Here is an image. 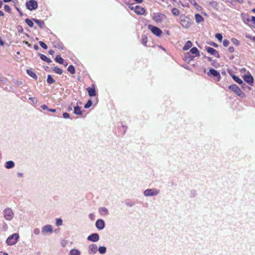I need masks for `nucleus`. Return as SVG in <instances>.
<instances>
[{
	"instance_id": "nucleus-1",
	"label": "nucleus",
	"mask_w": 255,
	"mask_h": 255,
	"mask_svg": "<svg viewBox=\"0 0 255 255\" xmlns=\"http://www.w3.org/2000/svg\"><path fill=\"white\" fill-rule=\"evenodd\" d=\"M151 18L156 23H161L166 18V16L160 12H153L151 14Z\"/></svg>"
},
{
	"instance_id": "nucleus-2",
	"label": "nucleus",
	"mask_w": 255,
	"mask_h": 255,
	"mask_svg": "<svg viewBox=\"0 0 255 255\" xmlns=\"http://www.w3.org/2000/svg\"><path fill=\"white\" fill-rule=\"evenodd\" d=\"M160 193V190L156 188H148L143 191V195L145 197H153L158 195Z\"/></svg>"
},
{
	"instance_id": "nucleus-3",
	"label": "nucleus",
	"mask_w": 255,
	"mask_h": 255,
	"mask_svg": "<svg viewBox=\"0 0 255 255\" xmlns=\"http://www.w3.org/2000/svg\"><path fill=\"white\" fill-rule=\"evenodd\" d=\"M229 88L242 98H244L246 97V95L244 94V93L240 89V88L237 85L235 84L231 85L229 86Z\"/></svg>"
},
{
	"instance_id": "nucleus-4",
	"label": "nucleus",
	"mask_w": 255,
	"mask_h": 255,
	"mask_svg": "<svg viewBox=\"0 0 255 255\" xmlns=\"http://www.w3.org/2000/svg\"><path fill=\"white\" fill-rule=\"evenodd\" d=\"M191 22L192 20L190 18L184 15L180 16V23L184 28H188L190 26Z\"/></svg>"
},
{
	"instance_id": "nucleus-5",
	"label": "nucleus",
	"mask_w": 255,
	"mask_h": 255,
	"mask_svg": "<svg viewBox=\"0 0 255 255\" xmlns=\"http://www.w3.org/2000/svg\"><path fill=\"white\" fill-rule=\"evenodd\" d=\"M19 238V235L15 233L8 237L6 241V243L8 246H12L15 245Z\"/></svg>"
},
{
	"instance_id": "nucleus-6",
	"label": "nucleus",
	"mask_w": 255,
	"mask_h": 255,
	"mask_svg": "<svg viewBox=\"0 0 255 255\" xmlns=\"http://www.w3.org/2000/svg\"><path fill=\"white\" fill-rule=\"evenodd\" d=\"M3 215L6 220L10 221L13 219L14 214L11 208H6L3 210Z\"/></svg>"
},
{
	"instance_id": "nucleus-7",
	"label": "nucleus",
	"mask_w": 255,
	"mask_h": 255,
	"mask_svg": "<svg viewBox=\"0 0 255 255\" xmlns=\"http://www.w3.org/2000/svg\"><path fill=\"white\" fill-rule=\"evenodd\" d=\"M53 233L52 226L51 225H46L41 228V233L45 236L48 234H52Z\"/></svg>"
},
{
	"instance_id": "nucleus-8",
	"label": "nucleus",
	"mask_w": 255,
	"mask_h": 255,
	"mask_svg": "<svg viewBox=\"0 0 255 255\" xmlns=\"http://www.w3.org/2000/svg\"><path fill=\"white\" fill-rule=\"evenodd\" d=\"M130 9L134 10V11L139 15L143 14L145 12V9L139 5L133 6L132 5L129 6Z\"/></svg>"
},
{
	"instance_id": "nucleus-9",
	"label": "nucleus",
	"mask_w": 255,
	"mask_h": 255,
	"mask_svg": "<svg viewBox=\"0 0 255 255\" xmlns=\"http://www.w3.org/2000/svg\"><path fill=\"white\" fill-rule=\"evenodd\" d=\"M148 28L154 35L157 36H160L162 33V30L156 26L149 25Z\"/></svg>"
},
{
	"instance_id": "nucleus-10",
	"label": "nucleus",
	"mask_w": 255,
	"mask_h": 255,
	"mask_svg": "<svg viewBox=\"0 0 255 255\" xmlns=\"http://www.w3.org/2000/svg\"><path fill=\"white\" fill-rule=\"evenodd\" d=\"M26 6L27 9L30 10H32L37 8L38 4L36 1L30 0L26 2Z\"/></svg>"
},
{
	"instance_id": "nucleus-11",
	"label": "nucleus",
	"mask_w": 255,
	"mask_h": 255,
	"mask_svg": "<svg viewBox=\"0 0 255 255\" xmlns=\"http://www.w3.org/2000/svg\"><path fill=\"white\" fill-rule=\"evenodd\" d=\"M88 249L89 255H94L97 252L98 247L96 244H92L89 245Z\"/></svg>"
},
{
	"instance_id": "nucleus-12",
	"label": "nucleus",
	"mask_w": 255,
	"mask_h": 255,
	"mask_svg": "<svg viewBox=\"0 0 255 255\" xmlns=\"http://www.w3.org/2000/svg\"><path fill=\"white\" fill-rule=\"evenodd\" d=\"M99 235L97 233H93L89 235L87 240L93 242H97L99 240Z\"/></svg>"
},
{
	"instance_id": "nucleus-13",
	"label": "nucleus",
	"mask_w": 255,
	"mask_h": 255,
	"mask_svg": "<svg viewBox=\"0 0 255 255\" xmlns=\"http://www.w3.org/2000/svg\"><path fill=\"white\" fill-rule=\"evenodd\" d=\"M96 228L100 230H102L104 229L105 227V223L103 220L102 219H98L95 224Z\"/></svg>"
},
{
	"instance_id": "nucleus-14",
	"label": "nucleus",
	"mask_w": 255,
	"mask_h": 255,
	"mask_svg": "<svg viewBox=\"0 0 255 255\" xmlns=\"http://www.w3.org/2000/svg\"><path fill=\"white\" fill-rule=\"evenodd\" d=\"M207 51L212 55H214L217 57H219V54L218 52L213 48L210 47H207L206 48Z\"/></svg>"
},
{
	"instance_id": "nucleus-15",
	"label": "nucleus",
	"mask_w": 255,
	"mask_h": 255,
	"mask_svg": "<svg viewBox=\"0 0 255 255\" xmlns=\"http://www.w3.org/2000/svg\"><path fill=\"white\" fill-rule=\"evenodd\" d=\"M208 74V75H211L213 76L214 77H217L218 78V80H219L221 78L220 74L219 72H218L215 69H213V68L210 69L209 70V71Z\"/></svg>"
},
{
	"instance_id": "nucleus-16",
	"label": "nucleus",
	"mask_w": 255,
	"mask_h": 255,
	"mask_svg": "<svg viewBox=\"0 0 255 255\" xmlns=\"http://www.w3.org/2000/svg\"><path fill=\"white\" fill-rule=\"evenodd\" d=\"M195 56L191 55L190 52H187L184 55V60L187 63H190L191 61L193 60Z\"/></svg>"
},
{
	"instance_id": "nucleus-17",
	"label": "nucleus",
	"mask_w": 255,
	"mask_h": 255,
	"mask_svg": "<svg viewBox=\"0 0 255 255\" xmlns=\"http://www.w3.org/2000/svg\"><path fill=\"white\" fill-rule=\"evenodd\" d=\"M244 80L249 85H252L254 82V78L251 74L245 75Z\"/></svg>"
},
{
	"instance_id": "nucleus-18",
	"label": "nucleus",
	"mask_w": 255,
	"mask_h": 255,
	"mask_svg": "<svg viewBox=\"0 0 255 255\" xmlns=\"http://www.w3.org/2000/svg\"><path fill=\"white\" fill-rule=\"evenodd\" d=\"M99 213L103 216H106L109 214V211L105 207H101L99 209Z\"/></svg>"
},
{
	"instance_id": "nucleus-19",
	"label": "nucleus",
	"mask_w": 255,
	"mask_h": 255,
	"mask_svg": "<svg viewBox=\"0 0 255 255\" xmlns=\"http://www.w3.org/2000/svg\"><path fill=\"white\" fill-rule=\"evenodd\" d=\"M15 163L13 161H8L5 163L4 166L6 169H11L14 167Z\"/></svg>"
},
{
	"instance_id": "nucleus-20",
	"label": "nucleus",
	"mask_w": 255,
	"mask_h": 255,
	"mask_svg": "<svg viewBox=\"0 0 255 255\" xmlns=\"http://www.w3.org/2000/svg\"><path fill=\"white\" fill-rule=\"evenodd\" d=\"M87 91L90 97H93L96 95V90L94 88H87Z\"/></svg>"
},
{
	"instance_id": "nucleus-21",
	"label": "nucleus",
	"mask_w": 255,
	"mask_h": 255,
	"mask_svg": "<svg viewBox=\"0 0 255 255\" xmlns=\"http://www.w3.org/2000/svg\"><path fill=\"white\" fill-rule=\"evenodd\" d=\"M195 20L196 21L197 23H199L201 22H203L204 20L203 17L200 15V14H196L195 15Z\"/></svg>"
},
{
	"instance_id": "nucleus-22",
	"label": "nucleus",
	"mask_w": 255,
	"mask_h": 255,
	"mask_svg": "<svg viewBox=\"0 0 255 255\" xmlns=\"http://www.w3.org/2000/svg\"><path fill=\"white\" fill-rule=\"evenodd\" d=\"M34 21L38 25L40 28H43L45 26L44 22L43 20L37 19H33Z\"/></svg>"
},
{
	"instance_id": "nucleus-23",
	"label": "nucleus",
	"mask_w": 255,
	"mask_h": 255,
	"mask_svg": "<svg viewBox=\"0 0 255 255\" xmlns=\"http://www.w3.org/2000/svg\"><path fill=\"white\" fill-rule=\"evenodd\" d=\"M189 52H190L191 54H195V57L200 56L199 50L195 47L192 48Z\"/></svg>"
},
{
	"instance_id": "nucleus-24",
	"label": "nucleus",
	"mask_w": 255,
	"mask_h": 255,
	"mask_svg": "<svg viewBox=\"0 0 255 255\" xmlns=\"http://www.w3.org/2000/svg\"><path fill=\"white\" fill-rule=\"evenodd\" d=\"M39 56L42 61H45L48 63H50L52 62L50 59L48 58L46 56L44 55V54H39Z\"/></svg>"
},
{
	"instance_id": "nucleus-25",
	"label": "nucleus",
	"mask_w": 255,
	"mask_h": 255,
	"mask_svg": "<svg viewBox=\"0 0 255 255\" xmlns=\"http://www.w3.org/2000/svg\"><path fill=\"white\" fill-rule=\"evenodd\" d=\"M74 113L77 115H82V112L79 106H75L74 107Z\"/></svg>"
},
{
	"instance_id": "nucleus-26",
	"label": "nucleus",
	"mask_w": 255,
	"mask_h": 255,
	"mask_svg": "<svg viewBox=\"0 0 255 255\" xmlns=\"http://www.w3.org/2000/svg\"><path fill=\"white\" fill-rule=\"evenodd\" d=\"M192 42L190 41H188L183 46V50L185 51L187 50L192 46Z\"/></svg>"
},
{
	"instance_id": "nucleus-27",
	"label": "nucleus",
	"mask_w": 255,
	"mask_h": 255,
	"mask_svg": "<svg viewBox=\"0 0 255 255\" xmlns=\"http://www.w3.org/2000/svg\"><path fill=\"white\" fill-rule=\"evenodd\" d=\"M55 60L59 64H64V60L60 55L56 56Z\"/></svg>"
},
{
	"instance_id": "nucleus-28",
	"label": "nucleus",
	"mask_w": 255,
	"mask_h": 255,
	"mask_svg": "<svg viewBox=\"0 0 255 255\" xmlns=\"http://www.w3.org/2000/svg\"><path fill=\"white\" fill-rule=\"evenodd\" d=\"M98 251L101 254H105L107 252V248L104 246H101L98 248Z\"/></svg>"
},
{
	"instance_id": "nucleus-29",
	"label": "nucleus",
	"mask_w": 255,
	"mask_h": 255,
	"mask_svg": "<svg viewBox=\"0 0 255 255\" xmlns=\"http://www.w3.org/2000/svg\"><path fill=\"white\" fill-rule=\"evenodd\" d=\"M80 252L77 249H72L69 253V255H80Z\"/></svg>"
},
{
	"instance_id": "nucleus-30",
	"label": "nucleus",
	"mask_w": 255,
	"mask_h": 255,
	"mask_svg": "<svg viewBox=\"0 0 255 255\" xmlns=\"http://www.w3.org/2000/svg\"><path fill=\"white\" fill-rule=\"evenodd\" d=\"M26 72H27V73L28 74V75L30 76L31 77L35 79H36L37 78V76L36 75V74L34 73V72H33L30 70H29V69L27 70Z\"/></svg>"
},
{
	"instance_id": "nucleus-31",
	"label": "nucleus",
	"mask_w": 255,
	"mask_h": 255,
	"mask_svg": "<svg viewBox=\"0 0 255 255\" xmlns=\"http://www.w3.org/2000/svg\"><path fill=\"white\" fill-rule=\"evenodd\" d=\"M232 78L235 80V81L239 84H242L243 83V81L238 76L233 75Z\"/></svg>"
},
{
	"instance_id": "nucleus-32",
	"label": "nucleus",
	"mask_w": 255,
	"mask_h": 255,
	"mask_svg": "<svg viewBox=\"0 0 255 255\" xmlns=\"http://www.w3.org/2000/svg\"><path fill=\"white\" fill-rule=\"evenodd\" d=\"M47 82L49 84H52L55 82V80L50 75H48Z\"/></svg>"
},
{
	"instance_id": "nucleus-33",
	"label": "nucleus",
	"mask_w": 255,
	"mask_h": 255,
	"mask_svg": "<svg viewBox=\"0 0 255 255\" xmlns=\"http://www.w3.org/2000/svg\"><path fill=\"white\" fill-rule=\"evenodd\" d=\"M68 71L72 74H74L75 73V69L74 67L71 65H69L67 69Z\"/></svg>"
},
{
	"instance_id": "nucleus-34",
	"label": "nucleus",
	"mask_w": 255,
	"mask_h": 255,
	"mask_svg": "<svg viewBox=\"0 0 255 255\" xmlns=\"http://www.w3.org/2000/svg\"><path fill=\"white\" fill-rule=\"evenodd\" d=\"M147 42V37L145 35H142L141 36V43L143 45L146 46Z\"/></svg>"
},
{
	"instance_id": "nucleus-35",
	"label": "nucleus",
	"mask_w": 255,
	"mask_h": 255,
	"mask_svg": "<svg viewBox=\"0 0 255 255\" xmlns=\"http://www.w3.org/2000/svg\"><path fill=\"white\" fill-rule=\"evenodd\" d=\"M53 71L55 73L59 74V75L62 74L63 73V70L61 69H60L58 67H54Z\"/></svg>"
},
{
	"instance_id": "nucleus-36",
	"label": "nucleus",
	"mask_w": 255,
	"mask_h": 255,
	"mask_svg": "<svg viewBox=\"0 0 255 255\" xmlns=\"http://www.w3.org/2000/svg\"><path fill=\"white\" fill-rule=\"evenodd\" d=\"M63 224V220L60 218L56 219L55 225L57 226H61Z\"/></svg>"
},
{
	"instance_id": "nucleus-37",
	"label": "nucleus",
	"mask_w": 255,
	"mask_h": 255,
	"mask_svg": "<svg viewBox=\"0 0 255 255\" xmlns=\"http://www.w3.org/2000/svg\"><path fill=\"white\" fill-rule=\"evenodd\" d=\"M25 21L29 27H33V22L31 20H30L28 18H26L25 19Z\"/></svg>"
},
{
	"instance_id": "nucleus-38",
	"label": "nucleus",
	"mask_w": 255,
	"mask_h": 255,
	"mask_svg": "<svg viewBox=\"0 0 255 255\" xmlns=\"http://www.w3.org/2000/svg\"><path fill=\"white\" fill-rule=\"evenodd\" d=\"M242 18L244 22L247 23L250 21V17L248 15L242 14Z\"/></svg>"
},
{
	"instance_id": "nucleus-39",
	"label": "nucleus",
	"mask_w": 255,
	"mask_h": 255,
	"mask_svg": "<svg viewBox=\"0 0 255 255\" xmlns=\"http://www.w3.org/2000/svg\"><path fill=\"white\" fill-rule=\"evenodd\" d=\"M171 11L174 15L177 16L179 14V10L176 8H173Z\"/></svg>"
},
{
	"instance_id": "nucleus-40",
	"label": "nucleus",
	"mask_w": 255,
	"mask_h": 255,
	"mask_svg": "<svg viewBox=\"0 0 255 255\" xmlns=\"http://www.w3.org/2000/svg\"><path fill=\"white\" fill-rule=\"evenodd\" d=\"M92 105V101L91 100H89L88 101V102H87V103L84 106V108L85 109H88L89 108H90Z\"/></svg>"
},
{
	"instance_id": "nucleus-41",
	"label": "nucleus",
	"mask_w": 255,
	"mask_h": 255,
	"mask_svg": "<svg viewBox=\"0 0 255 255\" xmlns=\"http://www.w3.org/2000/svg\"><path fill=\"white\" fill-rule=\"evenodd\" d=\"M29 100H30L33 104H36L38 102L36 97H29Z\"/></svg>"
},
{
	"instance_id": "nucleus-42",
	"label": "nucleus",
	"mask_w": 255,
	"mask_h": 255,
	"mask_svg": "<svg viewBox=\"0 0 255 255\" xmlns=\"http://www.w3.org/2000/svg\"><path fill=\"white\" fill-rule=\"evenodd\" d=\"M231 41H232V42H233L235 45H237V46H238V45H239V44H240V42H239V41L238 39H236V38H233L231 39Z\"/></svg>"
},
{
	"instance_id": "nucleus-43",
	"label": "nucleus",
	"mask_w": 255,
	"mask_h": 255,
	"mask_svg": "<svg viewBox=\"0 0 255 255\" xmlns=\"http://www.w3.org/2000/svg\"><path fill=\"white\" fill-rule=\"evenodd\" d=\"M215 37L220 41H221L223 39L222 35L220 33L216 34Z\"/></svg>"
},
{
	"instance_id": "nucleus-44",
	"label": "nucleus",
	"mask_w": 255,
	"mask_h": 255,
	"mask_svg": "<svg viewBox=\"0 0 255 255\" xmlns=\"http://www.w3.org/2000/svg\"><path fill=\"white\" fill-rule=\"evenodd\" d=\"M250 22H251L252 23L251 25L253 27L255 28V16H252L251 17V19L250 20Z\"/></svg>"
},
{
	"instance_id": "nucleus-45",
	"label": "nucleus",
	"mask_w": 255,
	"mask_h": 255,
	"mask_svg": "<svg viewBox=\"0 0 255 255\" xmlns=\"http://www.w3.org/2000/svg\"><path fill=\"white\" fill-rule=\"evenodd\" d=\"M39 44L43 49H47V46L44 42H43L42 41H39Z\"/></svg>"
},
{
	"instance_id": "nucleus-46",
	"label": "nucleus",
	"mask_w": 255,
	"mask_h": 255,
	"mask_svg": "<svg viewBox=\"0 0 255 255\" xmlns=\"http://www.w3.org/2000/svg\"><path fill=\"white\" fill-rule=\"evenodd\" d=\"M229 44H230V42L228 40L224 39L223 40V45H224V46L227 47L228 46H229Z\"/></svg>"
},
{
	"instance_id": "nucleus-47",
	"label": "nucleus",
	"mask_w": 255,
	"mask_h": 255,
	"mask_svg": "<svg viewBox=\"0 0 255 255\" xmlns=\"http://www.w3.org/2000/svg\"><path fill=\"white\" fill-rule=\"evenodd\" d=\"M33 234L38 235L40 233V230L38 228H35L33 231Z\"/></svg>"
},
{
	"instance_id": "nucleus-48",
	"label": "nucleus",
	"mask_w": 255,
	"mask_h": 255,
	"mask_svg": "<svg viewBox=\"0 0 255 255\" xmlns=\"http://www.w3.org/2000/svg\"><path fill=\"white\" fill-rule=\"evenodd\" d=\"M126 205L128 207H132L134 205V203L132 202H127L126 203Z\"/></svg>"
},
{
	"instance_id": "nucleus-49",
	"label": "nucleus",
	"mask_w": 255,
	"mask_h": 255,
	"mask_svg": "<svg viewBox=\"0 0 255 255\" xmlns=\"http://www.w3.org/2000/svg\"><path fill=\"white\" fill-rule=\"evenodd\" d=\"M4 9L6 11L9 12L10 10V7L7 5H5L4 6Z\"/></svg>"
},
{
	"instance_id": "nucleus-50",
	"label": "nucleus",
	"mask_w": 255,
	"mask_h": 255,
	"mask_svg": "<svg viewBox=\"0 0 255 255\" xmlns=\"http://www.w3.org/2000/svg\"><path fill=\"white\" fill-rule=\"evenodd\" d=\"M55 47H57L59 49H63L64 46L62 43H58L57 46H55Z\"/></svg>"
},
{
	"instance_id": "nucleus-51",
	"label": "nucleus",
	"mask_w": 255,
	"mask_h": 255,
	"mask_svg": "<svg viewBox=\"0 0 255 255\" xmlns=\"http://www.w3.org/2000/svg\"><path fill=\"white\" fill-rule=\"evenodd\" d=\"M63 118L64 119H68L69 118V114L67 113H64L63 114Z\"/></svg>"
},
{
	"instance_id": "nucleus-52",
	"label": "nucleus",
	"mask_w": 255,
	"mask_h": 255,
	"mask_svg": "<svg viewBox=\"0 0 255 255\" xmlns=\"http://www.w3.org/2000/svg\"><path fill=\"white\" fill-rule=\"evenodd\" d=\"M41 108L43 110H47L48 111V107L46 105H42L41 106Z\"/></svg>"
},
{
	"instance_id": "nucleus-53",
	"label": "nucleus",
	"mask_w": 255,
	"mask_h": 255,
	"mask_svg": "<svg viewBox=\"0 0 255 255\" xmlns=\"http://www.w3.org/2000/svg\"><path fill=\"white\" fill-rule=\"evenodd\" d=\"M228 50H229V51L231 53H233L235 51L234 48L232 46L230 47L229 48Z\"/></svg>"
},
{
	"instance_id": "nucleus-54",
	"label": "nucleus",
	"mask_w": 255,
	"mask_h": 255,
	"mask_svg": "<svg viewBox=\"0 0 255 255\" xmlns=\"http://www.w3.org/2000/svg\"><path fill=\"white\" fill-rule=\"evenodd\" d=\"M188 1L193 5H196L197 3L195 0H188Z\"/></svg>"
},
{
	"instance_id": "nucleus-55",
	"label": "nucleus",
	"mask_w": 255,
	"mask_h": 255,
	"mask_svg": "<svg viewBox=\"0 0 255 255\" xmlns=\"http://www.w3.org/2000/svg\"><path fill=\"white\" fill-rule=\"evenodd\" d=\"M0 81L2 82L3 83H5L6 81V79L4 78L0 77Z\"/></svg>"
},
{
	"instance_id": "nucleus-56",
	"label": "nucleus",
	"mask_w": 255,
	"mask_h": 255,
	"mask_svg": "<svg viewBox=\"0 0 255 255\" xmlns=\"http://www.w3.org/2000/svg\"><path fill=\"white\" fill-rule=\"evenodd\" d=\"M89 216L91 220H94L95 215L93 214H90Z\"/></svg>"
},
{
	"instance_id": "nucleus-57",
	"label": "nucleus",
	"mask_w": 255,
	"mask_h": 255,
	"mask_svg": "<svg viewBox=\"0 0 255 255\" xmlns=\"http://www.w3.org/2000/svg\"><path fill=\"white\" fill-rule=\"evenodd\" d=\"M17 175L18 177H22L23 176V174L21 172H18Z\"/></svg>"
},
{
	"instance_id": "nucleus-58",
	"label": "nucleus",
	"mask_w": 255,
	"mask_h": 255,
	"mask_svg": "<svg viewBox=\"0 0 255 255\" xmlns=\"http://www.w3.org/2000/svg\"><path fill=\"white\" fill-rule=\"evenodd\" d=\"M23 42L25 44L27 45L29 47H30L31 46V45L30 43H29L27 41H24Z\"/></svg>"
},
{
	"instance_id": "nucleus-59",
	"label": "nucleus",
	"mask_w": 255,
	"mask_h": 255,
	"mask_svg": "<svg viewBox=\"0 0 255 255\" xmlns=\"http://www.w3.org/2000/svg\"><path fill=\"white\" fill-rule=\"evenodd\" d=\"M54 53H55V52H54V51L53 50H50L49 51V53L50 55H54Z\"/></svg>"
},
{
	"instance_id": "nucleus-60",
	"label": "nucleus",
	"mask_w": 255,
	"mask_h": 255,
	"mask_svg": "<svg viewBox=\"0 0 255 255\" xmlns=\"http://www.w3.org/2000/svg\"><path fill=\"white\" fill-rule=\"evenodd\" d=\"M33 47H34V49L35 50H38V49H39V47H38V46L37 45H36V44H35V45H34Z\"/></svg>"
},
{
	"instance_id": "nucleus-61",
	"label": "nucleus",
	"mask_w": 255,
	"mask_h": 255,
	"mask_svg": "<svg viewBox=\"0 0 255 255\" xmlns=\"http://www.w3.org/2000/svg\"><path fill=\"white\" fill-rule=\"evenodd\" d=\"M48 111H49L50 112L55 113L56 112V110L55 109H48Z\"/></svg>"
},
{
	"instance_id": "nucleus-62",
	"label": "nucleus",
	"mask_w": 255,
	"mask_h": 255,
	"mask_svg": "<svg viewBox=\"0 0 255 255\" xmlns=\"http://www.w3.org/2000/svg\"><path fill=\"white\" fill-rule=\"evenodd\" d=\"M0 255H8L7 253L3 252H0Z\"/></svg>"
},
{
	"instance_id": "nucleus-63",
	"label": "nucleus",
	"mask_w": 255,
	"mask_h": 255,
	"mask_svg": "<svg viewBox=\"0 0 255 255\" xmlns=\"http://www.w3.org/2000/svg\"><path fill=\"white\" fill-rule=\"evenodd\" d=\"M135 1H136L137 3H140L142 2L143 0H134Z\"/></svg>"
},
{
	"instance_id": "nucleus-64",
	"label": "nucleus",
	"mask_w": 255,
	"mask_h": 255,
	"mask_svg": "<svg viewBox=\"0 0 255 255\" xmlns=\"http://www.w3.org/2000/svg\"><path fill=\"white\" fill-rule=\"evenodd\" d=\"M3 44H4V42L1 40V39L0 38V45L2 46V45H3Z\"/></svg>"
}]
</instances>
